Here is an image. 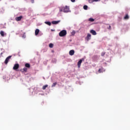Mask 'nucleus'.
I'll return each mask as SVG.
<instances>
[{
	"mask_svg": "<svg viewBox=\"0 0 130 130\" xmlns=\"http://www.w3.org/2000/svg\"><path fill=\"white\" fill-rule=\"evenodd\" d=\"M59 12H63V13H69L71 12L70 11V8L68 6H66L65 7H62L59 9Z\"/></svg>",
	"mask_w": 130,
	"mask_h": 130,
	"instance_id": "obj_1",
	"label": "nucleus"
},
{
	"mask_svg": "<svg viewBox=\"0 0 130 130\" xmlns=\"http://www.w3.org/2000/svg\"><path fill=\"white\" fill-rule=\"evenodd\" d=\"M67 35V30H62L60 31L59 33V36L60 37H63V36H66Z\"/></svg>",
	"mask_w": 130,
	"mask_h": 130,
	"instance_id": "obj_2",
	"label": "nucleus"
},
{
	"mask_svg": "<svg viewBox=\"0 0 130 130\" xmlns=\"http://www.w3.org/2000/svg\"><path fill=\"white\" fill-rule=\"evenodd\" d=\"M12 57V56H9L6 58L5 61V64H8V62H9L10 59H11V58Z\"/></svg>",
	"mask_w": 130,
	"mask_h": 130,
	"instance_id": "obj_3",
	"label": "nucleus"
},
{
	"mask_svg": "<svg viewBox=\"0 0 130 130\" xmlns=\"http://www.w3.org/2000/svg\"><path fill=\"white\" fill-rule=\"evenodd\" d=\"M19 64L16 63L14 66L13 70H14V71H17V70H18V69H19Z\"/></svg>",
	"mask_w": 130,
	"mask_h": 130,
	"instance_id": "obj_4",
	"label": "nucleus"
},
{
	"mask_svg": "<svg viewBox=\"0 0 130 130\" xmlns=\"http://www.w3.org/2000/svg\"><path fill=\"white\" fill-rule=\"evenodd\" d=\"M60 22V20L53 21H52V24H53V25H56L58 24V23H59Z\"/></svg>",
	"mask_w": 130,
	"mask_h": 130,
	"instance_id": "obj_5",
	"label": "nucleus"
},
{
	"mask_svg": "<svg viewBox=\"0 0 130 130\" xmlns=\"http://www.w3.org/2000/svg\"><path fill=\"white\" fill-rule=\"evenodd\" d=\"M0 34L2 37H4L5 35H7V34H6L4 31L1 30L0 32Z\"/></svg>",
	"mask_w": 130,
	"mask_h": 130,
	"instance_id": "obj_6",
	"label": "nucleus"
},
{
	"mask_svg": "<svg viewBox=\"0 0 130 130\" xmlns=\"http://www.w3.org/2000/svg\"><path fill=\"white\" fill-rule=\"evenodd\" d=\"M70 55H74L75 54V51L74 50H71L69 52Z\"/></svg>",
	"mask_w": 130,
	"mask_h": 130,
	"instance_id": "obj_7",
	"label": "nucleus"
},
{
	"mask_svg": "<svg viewBox=\"0 0 130 130\" xmlns=\"http://www.w3.org/2000/svg\"><path fill=\"white\" fill-rule=\"evenodd\" d=\"M90 33L91 34H92V35H97V33L96 32V31L93 30V29H91L90 30Z\"/></svg>",
	"mask_w": 130,
	"mask_h": 130,
	"instance_id": "obj_8",
	"label": "nucleus"
},
{
	"mask_svg": "<svg viewBox=\"0 0 130 130\" xmlns=\"http://www.w3.org/2000/svg\"><path fill=\"white\" fill-rule=\"evenodd\" d=\"M40 30L39 29H36L35 30V35L36 36H37V35H38V34H39V32H40Z\"/></svg>",
	"mask_w": 130,
	"mask_h": 130,
	"instance_id": "obj_9",
	"label": "nucleus"
},
{
	"mask_svg": "<svg viewBox=\"0 0 130 130\" xmlns=\"http://www.w3.org/2000/svg\"><path fill=\"white\" fill-rule=\"evenodd\" d=\"M99 73H103L105 72V69L103 68L100 69L98 71Z\"/></svg>",
	"mask_w": 130,
	"mask_h": 130,
	"instance_id": "obj_10",
	"label": "nucleus"
},
{
	"mask_svg": "<svg viewBox=\"0 0 130 130\" xmlns=\"http://www.w3.org/2000/svg\"><path fill=\"white\" fill-rule=\"evenodd\" d=\"M82 59H80L78 62V67L80 68L81 67V63H82Z\"/></svg>",
	"mask_w": 130,
	"mask_h": 130,
	"instance_id": "obj_11",
	"label": "nucleus"
},
{
	"mask_svg": "<svg viewBox=\"0 0 130 130\" xmlns=\"http://www.w3.org/2000/svg\"><path fill=\"white\" fill-rule=\"evenodd\" d=\"M22 18H23V17L21 16L19 17H16V21H21V20L22 19Z\"/></svg>",
	"mask_w": 130,
	"mask_h": 130,
	"instance_id": "obj_12",
	"label": "nucleus"
},
{
	"mask_svg": "<svg viewBox=\"0 0 130 130\" xmlns=\"http://www.w3.org/2000/svg\"><path fill=\"white\" fill-rule=\"evenodd\" d=\"M87 40H90L91 39V34H88L86 38Z\"/></svg>",
	"mask_w": 130,
	"mask_h": 130,
	"instance_id": "obj_13",
	"label": "nucleus"
},
{
	"mask_svg": "<svg viewBox=\"0 0 130 130\" xmlns=\"http://www.w3.org/2000/svg\"><path fill=\"white\" fill-rule=\"evenodd\" d=\"M124 19L125 20H128L129 19V16H128V14H126V15L124 17Z\"/></svg>",
	"mask_w": 130,
	"mask_h": 130,
	"instance_id": "obj_14",
	"label": "nucleus"
},
{
	"mask_svg": "<svg viewBox=\"0 0 130 130\" xmlns=\"http://www.w3.org/2000/svg\"><path fill=\"white\" fill-rule=\"evenodd\" d=\"M45 23L47 25H48L49 26H51V22H50V21H45Z\"/></svg>",
	"mask_w": 130,
	"mask_h": 130,
	"instance_id": "obj_15",
	"label": "nucleus"
},
{
	"mask_svg": "<svg viewBox=\"0 0 130 130\" xmlns=\"http://www.w3.org/2000/svg\"><path fill=\"white\" fill-rule=\"evenodd\" d=\"M47 87H48V85L43 86L42 88L43 90H45L47 88Z\"/></svg>",
	"mask_w": 130,
	"mask_h": 130,
	"instance_id": "obj_16",
	"label": "nucleus"
},
{
	"mask_svg": "<svg viewBox=\"0 0 130 130\" xmlns=\"http://www.w3.org/2000/svg\"><path fill=\"white\" fill-rule=\"evenodd\" d=\"M83 9H84V10H88V6H87V5H84V6H83Z\"/></svg>",
	"mask_w": 130,
	"mask_h": 130,
	"instance_id": "obj_17",
	"label": "nucleus"
},
{
	"mask_svg": "<svg viewBox=\"0 0 130 130\" xmlns=\"http://www.w3.org/2000/svg\"><path fill=\"white\" fill-rule=\"evenodd\" d=\"M50 48H52V47H53V44L52 43H50L49 45Z\"/></svg>",
	"mask_w": 130,
	"mask_h": 130,
	"instance_id": "obj_18",
	"label": "nucleus"
},
{
	"mask_svg": "<svg viewBox=\"0 0 130 130\" xmlns=\"http://www.w3.org/2000/svg\"><path fill=\"white\" fill-rule=\"evenodd\" d=\"M71 34L73 36L76 34V31L75 30H73L72 32H71Z\"/></svg>",
	"mask_w": 130,
	"mask_h": 130,
	"instance_id": "obj_19",
	"label": "nucleus"
},
{
	"mask_svg": "<svg viewBox=\"0 0 130 130\" xmlns=\"http://www.w3.org/2000/svg\"><path fill=\"white\" fill-rule=\"evenodd\" d=\"M56 86V82L53 83L52 85V88H53V87H55Z\"/></svg>",
	"mask_w": 130,
	"mask_h": 130,
	"instance_id": "obj_20",
	"label": "nucleus"
},
{
	"mask_svg": "<svg viewBox=\"0 0 130 130\" xmlns=\"http://www.w3.org/2000/svg\"><path fill=\"white\" fill-rule=\"evenodd\" d=\"M26 68H30V64L29 63H26L25 64Z\"/></svg>",
	"mask_w": 130,
	"mask_h": 130,
	"instance_id": "obj_21",
	"label": "nucleus"
},
{
	"mask_svg": "<svg viewBox=\"0 0 130 130\" xmlns=\"http://www.w3.org/2000/svg\"><path fill=\"white\" fill-rule=\"evenodd\" d=\"M89 21L90 22H94V19H93V18H89Z\"/></svg>",
	"mask_w": 130,
	"mask_h": 130,
	"instance_id": "obj_22",
	"label": "nucleus"
},
{
	"mask_svg": "<svg viewBox=\"0 0 130 130\" xmlns=\"http://www.w3.org/2000/svg\"><path fill=\"white\" fill-rule=\"evenodd\" d=\"M101 0H92V3H94V2H100Z\"/></svg>",
	"mask_w": 130,
	"mask_h": 130,
	"instance_id": "obj_23",
	"label": "nucleus"
},
{
	"mask_svg": "<svg viewBox=\"0 0 130 130\" xmlns=\"http://www.w3.org/2000/svg\"><path fill=\"white\" fill-rule=\"evenodd\" d=\"M105 55V52H103L101 53V55L102 56H104V55Z\"/></svg>",
	"mask_w": 130,
	"mask_h": 130,
	"instance_id": "obj_24",
	"label": "nucleus"
},
{
	"mask_svg": "<svg viewBox=\"0 0 130 130\" xmlns=\"http://www.w3.org/2000/svg\"><path fill=\"white\" fill-rule=\"evenodd\" d=\"M22 38H26V35L25 34L23 35Z\"/></svg>",
	"mask_w": 130,
	"mask_h": 130,
	"instance_id": "obj_25",
	"label": "nucleus"
},
{
	"mask_svg": "<svg viewBox=\"0 0 130 130\" xmlns=\"http://www.w3.org/2000/svg\"><path fill=\"white\" fill-rule=\"evenodd\" d=\"M23 72H27V69L26 68H24L23 69Z\"/></svg>",
	"mask_w": 130,
	"mask_h": 130,
	"instance_id": "obj_26",
	"label": "nucleus"
},
{
	"mask_svg": "<svg viewBox=\"0 0 130 130\" xmlns=\"http://www.w3.org/2000/svg\"><path fill=\"white\" fill-rule=\"evenodd\" d=\"M108 29H109V30H110V29H111V26L110 25H109V26L108 27Z\"/></svg>",
	"mask_w": 130,
	"mask_h": 130,
	"instance_id": "obj_27",
	"label": "nucleus"
},
{
	"mask_svg": "<svg viewBox=\"0 0 130 130\" xmlns=\"http://www.w3.org/2000/svg\"><path fill=\"white\" fill-rule=\"evenodd\" d=\"M72 3H75L76 2V0H71Z\"/></svg>",
	"mask_w": 130,
	"mask_h": 130,
	"instance_id": "obj_28",
	"label": "nucleus"
},
{
	"mask_svg": "<svg viewBox=\"0 0 130 130\" xmlns=\"http://www.w3.org/2000/svg\"><path fill=\"white\" fill-rule=\"evenodd\" d=\"M31 3L34 4V0H31Z\"/></svg>",
	"mask_w": 130,
	"mask_h": 130,
	"instance_id": "obj_29",
	"label": "nucleus"
},
{
	"mask_svg": "<svg viewBox=\"0 0 130 130\" xmlns=\"http://www.w3.org/2000/svg\"><path fill=\"white\" fill-rule=\"evenodd\" d=\"M51 31H54V30H53V29H51Z\"/></svg>",
	"mask_w": 130,
	"mask_h": 130,
	"instance_id": "obj_30",
	"label": "nucleus"
}]
</instances>
